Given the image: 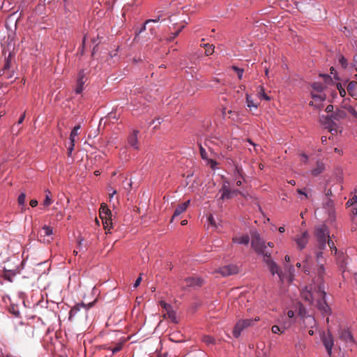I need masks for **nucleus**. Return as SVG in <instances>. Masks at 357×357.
<instances>
[{
  "instance_id": "nucleus-44",
  "label": "nucleus",
  "mask_w": 357,
  "mask_h": 357,
  "mask_svg": "<svg viewBox=\"0 0 357 357\" xmlns=\"http://www.w3.org/2000/svg\"><path fill=\"white\" fill-rule=\"evenodd\" d=\"M42 229L44 231L45 236H51L52 234H53V229L50 226L44 225L42 227Z\"/></svg>"
},
{
  "instance_id": "nucleus-22",
  "label": "nucleus",
  "mask_w": 357,
  "mask_h": 357,
  "mask_svg": "<svg viewBox=\"0 0 357 357\" xmlns=\"http://www.w3.org/2000/svg\"><path fill=\"white\" fill-rule=\"evenodd\" d=\"M219 192L221 193L220 199L221 200L229 199L234 197L232 191L229 188H227L226 185L222 186Z\"/></svg>"
},
{
  "instance_id": "nucleus-49",
  "label": "nucleus",
  "mask_w": 357,
  "mask_h": 357,
  "mask_svg": "<svg viewBox=\"0 0 357 357\" xmlns=\"http://www.w3.org/2000/svg\"><path fill=\"white\" fill-rule=\"evenodd\" d=\"M139 3V0H131L130 2L127 3L123 8L124 11H127L129 8L135 4Z\"/></svg>"
},
{
  "instance_id": "nucleus-42",
  "label": "nucleus",
  "mask_w": 357,
  "mask_h": 357,
  "mask_svg": "<svg viewBox=\"0 0 357 357\" xmlns=\"http://www.w3.org/2000/svg\"><path fill=\"white\" fill-rule=\"evenodd\" d=\"M159 304L162 308L165 309L167 311V313L173 309L172 306L169 303L165 302V301H160L159 302Z\"/></svg>"
},
{
  "instance_id": "nucleus-64",
  "label": "nucleus",
  "mask_w": 357,
  "mask_h": 357,
  "mask_svg": "<svg viewBox=\"0 0 357 357\" xmlns=\"http://www.w3.org/2000/svg\"><path fill=\"white\" fill-rule=\"evenodd\" d=\"M29 204H30V206L33 208L38 205V202L36 199H33L30 201Z\"/></svg>"
},
{
  "instance_id": "nucleus-24",
  "label": "nucleus",
  "mask_w": 357,
  "mask_h": 357,
  "mask_svg": "<svg viewBox=\"0 0 357 357\" xmlns=\"http://www.w3.org/2000/svg\"><path fill=\"white\" fill-rule=\"evenodd\" d=\"M244 330L243 326L238 321L233 328L232 334L234 338L237 339L241 336V332Z\"/></svg>"
},
{
  "instance_id": "nucleus-8",
  "label": "nucleus",
  "mask_w": 357,
  "mask_h": 357,
  "mask_svg": "<svg viewBox=\"0 0 357 357\" xmlns=\"http://www.w3.org/2000/svg\"><path fill=\"white\" fill-rule=\"evenodd\" d=\"M81 126L80 125L75 126L73 130H71L70 135V142L68 146H67V151L68 155H70L72 154L73 150L75 146V143L78 140V135H79V130H80Z\"/></svg>"
},
{
  "instance_id": "nucleus-47",
  "label": "nucleus",
  "mask_w": 357,
  "mask_h": 357,
  "mask_svg": "<svg viewBox=\"0 0 357 357\" xmlns=\"http://www.w3.org/2000/svg\"><path fill=\"white\" fill-rule=\"evenodd\" d=\"M167 315L173 323H177L176 312L173 309L167 312Z\"/></svg>"
},
{
  "instance_id": "nucleus-14",
  "label": "nucleus",
  "mask_w": 357,
  "mask_h": 357,
  "mask_svg": "<svg viewBox=\"0 0 357 357\" xmlns=\"http://www.w3.org/2000/svg\"><path fill=\"white\" fill-rule=\"evenodd\" d=\"M190 203V199H188L187 201L183 202L182 204H178L174 210V215L172 217L170 222H172L176 217L180 215L182 213H183L188 207Z\"/></svg>"
},
{
  "instance_id": "nucleus-26",
  "label": "nucleus",
  "mask_w": 357,
  "mask_h": 357,
  "mask_svg": "<svg viewBox=\"0 0 357 357\" xmlns=\"http://www.w3.org/2000/svg\"><path fill=\"white\" fill-rule=\"evenodd\" d=\"M22 264V262L20 261V259L15 257H13L12 259H9L7 261L5 262V265L3 267V268L6 269H13V267L17 265Z\"/></svg>"
},
{
  "instance_id": "nucleus-6",
  "label": "nucleus",
  "mask_w": 357,
  "mask_h": 357,
  "mask_svg": "<svg viewBox=\"0 0 357 357\" xmlns=\"http://www.w3.org/2000/svg\"><path fill=\"white\" fill-rule=\"evenodd\" d=\"M255 238L256 241H252L251 246L255 250L257 255L263 256V255L268 251L266 250L267 246L266 245L264 241L261 239L258 233L255 234Z\"/></svg>"
},
{
  "instance_id": "nucleus-4",
  "label": "nucleus",
  "mask_w": 357,
  "mask_h": 357,
  "mask_svg": "<svg viewBox=\"0 0 357 357\" xmlns=\"http://www.w3.org/2000/svg\"><path fill=\"white\" fill-rule=\"evenodd\" d=\"M314 235L317 241H328L331 238L328 227L322 224L315 227Z\"/></svg>"
},
{
  "instance_id": "nucleus-7",
  "label": "nucleus",
  "mask_w": 357,
  "mask_h": 357,
  "mask_svg": "<svg viewBox=\"0 0 357 357\" xmlns=\"http://www.w3.org/2000/svg\"><path fill=\"white\" fill-rule=\"evenodd\" d=\"M23 267H20V264L15 265L13 269H6L3 268V273L1 274V277L5 280L10 282L13 281V278L18 274H20L21 270Z\"/></svg>"
},
{
  "instance_id": "nucleus-33",
  "label": "nucleus",
  "mask_w": 357,
  "mask_h": 357,
  "mask_svg": "<svg viewBox=\"0 0 357 357\" xmlns=\"http://www.w3.org/2000/svg\"><path fill=\"white\" fill-rule=\"evenodd\" d=\"M312 97L315 100H319L322 102L326 99V95L323 92H312Z\"/></svg>"
},
{
  "instance_id": "nucleus-23",
  "label": "nucleus",
  "mask_w": 357,
  "mask_h": 357,
  "mask_svg": "<svg viewBox=\"0 0 357 357\" xmlns=\"http://www.w3.org/2000/svg\"><path fill=\"white\" fill-rule=\"evenodd\" d=\"M349 94L357 100V82L351 81L347 85Z\"/></svg>"
},
{
  "instance_id": "nucleus-63",
  "label": "nucleus",
  "mask_w": 357,
  "mask_h": 357,
  "mask_svg": "<svg viewBox=\"0 0 357 357\" xmlns=\"http://www.w3.org/2000/svg\"><path fill=\"white\" fill-rule=\"evenodd\" d=\"M208 221L209 222V223L212 225H215V219H214V217L213 215H210L208 217Z\"/></svg>"
},
{
  "instance_id": "nucleus-5",
  "label": "nucleus",
  "mask_w": 357,
  "mask_h": 357,
  "mask_svg": "<svg viewBox=\"0 0 357 357\" xmlns=\"http://www.w3.org/2000/svg\"><path fill=\"white\" fill-rule=\"evenodd\" d=\"M155 14L156 15L155 18L147 20L146 23L163 21L166 18H170V17L173 15V13L167 7L164 6L158 9L155 11Z\"/></svg>"
},
{
  "instance_id": "nucleus-20",
  "label": "nucleus",
  "mask_w": 357,
  "mask_h": 357,
  "mask_svg": "<svg viewBox=\"0 0 357 357\" xmlns=\"http://www.w3.org/2000/svg\"><path fill=\"white\" fill-rule=\"evenodd\" d=\"M86 305L84 303L81 302L79 303L74 305L69 312L68 319L72 321L73 319L77 315V314L80 311L81 308L85 307Z\"/></svg>"
},
{
  "instance_id": "nucleus-21",
  "label": "nucleus",
  "mask_w": 357,
  "mask_h": 357,
  "mask_svg": "<svg viewBox=\"0 0 357 357\" xmlns=\"http://www.w3.org/2000/svg\"><path fill=\"white\" fill-rule=\"evenodd\" d=\"M250 238L248 234H243L240 237H233L232 242L238 245H248L250 243Z\"/></svg>"
},
{
  "instance_id": "nucleus-17",
  "label": "nucleus",
  "mask_w": 357,
  "mask_h": 357,
  "mask_svg": "<svg viewBox=\"0 0 357 357\" xmlns=\"http://www.w3.org/2000/svg\"><path fill=\"white\" fill-rule=\"evenodd\" d=\"M86 82V78L84 75V73L83 70H81L79 73L78 79L77 80V86L75 89V92L77 94H79L82 92L84 89V84Z\"/></svg>"
},
{
  "instance_id": "nucleus-57",
  "label": "nucleus",
  "mask_w": 357,
  "mask_h": 357,
  "mask_svg": "<svg viewBox=\"0 0 357 357\" xmlns=\"http://www.w3.org/2000/svg\"><path fill=\"white\" fill-rule=\"evenodd\" d=\"M297 192L301 195H303L305 197H307V193L306 192V188H298L297 189Z\"/></svg>"
},
{
  "instance_id": "nucleus-53",
  "label": "nucleus",
  "mask_w": 357,
  "mask_h": 357,
  "mask_svg": "<svg viewBox=\"0 0 357 357\" xmlns=\"http://www.w3.org/2000/svg\"><path fill=\"white\" fill-rule=\"evenodd\" d=\"M317 248L319 251L323 252L326 248L327 241H317Z\"/></svg>"
},
{
  "instance_id": "nucleus-50",
  "label": "nucleus",
  "mask_w": 357,
  "mask_h": 357,
  "mask_svg": "<svg viewBox=\"0 0 357 357\" xmlns=\"http://www.w3.org/2000/svg\"><path fill=\"white\" fill-rule=\"evenodd\" d=\"M271 331L273 333L275 334H280V333H284V329H281L280 326H278V325H273L271 328Z\"/></svg>"
},
{
  "instance_id": "nucleus-18",
  "label": "nucleus",
  "mask_w": 357,
  "mask_h": 357,
  "mask_svg": "<svg viewBox=\"0 0 357 357\" xmlns=\"http://www.w3.org/2000/svg\"><path fill=\"white\" fill-rule=\"evenodd\" d=\"M229 159V163L231 162L234 167V175L235 178H237V177H240L241 178H243V167L241 165L236 163L234 162L231 158H228Z\"/></svg>"
},
{
  "instance_id": "nucleus-11",
  "label": "nucleus",
  "mask_w": 357,
  "mask_h": 357,
  "mask_svg": "<svg viewBox=\"0 0 357 357\" xmlns=\"http://www.w3.org/2000/svg\"><path fill=\"white\" fill-rule=\"evenodd\" d=\"M239 271L238 267L234 264H228L219 268V273L223 277H228L237 274Z\"/></svg>"
},
{
  "instance_id": "nucleus-13",
  "label": "nucleus",
  "mask_w": 357,
  "mask_h": 357,
  "mask_svg": "<svg viewBox=\"0 0 357 357\" xmlns=\"http://www.w3.org/2000/svg\"><path fill=\"white\" fill-rule=\"evenodd\" d=\"M325 289V280L322 279L318 280V284L314 287V291L322 299L327 298V294Z\"/></svg>"
},
{
  "instance_id": "nucleus-3",
  "label": "nucleus",
  "mask_w": 357,
  "mask_h": 357,
  "mask_svg": "<svg viewBox=\"0 0 357 357\" xmlns=\"http://www.w3.org/2000/svg\"><path fill=\"white\" fill-rule=\"evenodd\" d=\"M320 339L326 350L328 355L331 356L334 346V338L332 333L330 331H328L326 333L325 332L321 333Z\"/></svg>"
},
{
  "instance_id": "nucleus-45",
  "label": "nucleus",
  "mask_w": 357,
  "mask_h": 357,
  "mask_svg": "<svg viewBox=\"0 0 357 357\" xmlns=\"http://www.w3.org/2000/svg\"><path fill=\"white\" fill-rule=\"evenodd\" d=\"M25 199H26L25 192H21L17 197V202H18L19 205L24 206Z\"/></svg>"
},
{
  "instance_id": "nucleus-59",
  "label": "nucleus",
  "mask_w": 357,
  "mask_h": 357,
  "mask_svg": "<svg viewBox=\"0 0 357 357\" xmlns=\"http://www.w3.org/2000/svg\"><path fill=\"white\" fill-rule=\"evenodd\" d=\"M339 62L343 68H347V61L343 56L340 57Z\"/></svg>"
},
{
  "instance_id": "nucleus-39",
  "label": "nucleus",
  "mask_w": 357,
  "mask_h": 357,
  "mask_svg": "<svg viewBox=\"0 0 357 357\" xmlns=\"http://www.w3.org/2000/svg\"><path fill=\"white\" fill-rule=\"evenodd\" d=\"M324 207L328 211L335 209L333 200L331 198H326V201L324 204Z\"/></svg>"
},
{
  "instance_id": "nucleus-55",
  "label": "nucleus",
  "mask_w": 357,
  "mask_h": 357,
  "mask_svg": "<svg viewBox=\"0 0 357 357\" xmlns=\"http://www.w3.org/2000/svg\"><path fill=\"white\" fill-rule=\"evenodd\" d=\"M121 349H122V345L119 344L116 345L115 347H112L111 349V351H112V354H114L119 352V351H121Z\"/></svg>"
},
{
  "instance_id": "nucleus-36",
  "label": "nucleus",
  "mask_w": 357,
  "mask_h": 357,
  "mask_svg": "<svg viewBox=\"0 0 357 357\" xmlns=\"http://www.w3.org/2000/svg\"><path fill=\"white\" fill-rule=\"evenodd\" d=\"M201 46L206 49L205 54L207 56L212 55L213 54L215 47L213 45H209L207 43L203 45L202 44Z\"/></svg>"
},
{
  "instance_id": "nucleus-58",
  "label": "nucleus",
  "mask_w": 357,
  "mask_h": 357,
  "mask_svg": "<svg viewBox=\"0 0 357 357\" xmlns=\"http://www.w3.org/2000/svg\"><path fill=\"white\" fill-rule=\"evenodd\" d=\"M142 276H141V275H140V276H139V277L135 280V282H134V284H133V285H132V287H133L134 289H136L137 287H138L139 286V284H140L141 282H142Z\"/></svg>"
},
{
  "instance_id": "nucleus-46",
  "label": "nucleus",
  "mask_w": 357,
  "mask_h": 357,
  "mask_svg": "<svg viewBox=\"0 0 357 357\" xmlns=\"http://www.w3.org/2000/svg\"><path fill=\"white\" fill-rule=\"evenodd\" d=\"M246 103L248 107L250 108L252 107L255 108L257 107V105L253 102V100H252L251 96L249 94H246Z\"/></svg>"
},
{
  "instance_id": "nucleus-10",
  "label": "nucleus",
  "mask_w": 357,
  "mask_h": 357,
  "mask_svg": "<svg viewBox=\"0 0 357 357\" xmlns=\"http://www.w3.org/2000/svg\"><path fill=\"white\" fill-rule=\"evenodd\" d=\"M327 298L322 299L320 298L317 301L316 306L317 309L321 312L323 316H330L332 314V310L328 305Z\"/></svg>"
},
{
  "instance_id": "nucleus-31",
  "label": "nucleus",
  "mask_w": 357,
  "mask_h": 357,
  "mask_svg": "<svg viewBox=\"0 0 357 357\" xmlns=\"http://www.w3.org/2000/svg\"><path fill=\"white\" fill-rule=\"evenodd\" d=\"M342 107L345 109H347L354 117L357 119V112L355 110V109L349 105L347 102H342Z\"/></svg>"
},
{
  "instance_id": "nucleus-41",
  "label": "nucleus",
  "mask_w": 357,
  "mask_h": 357,
  "mask_svg": "<svg viewBox=\"0 0 357 357\" xmlns=\"http://www.w3.org/2000/svg\"><path fill=\"white\" fill-rule=\"evenodd\" d=\"M203 341L208 345L214 344L215 343V340L214 337L210 335H205L203 337Z\"/></svg>"
},
{
  "instance_id": "nucleus-30",
  "label": "nucleus",
  "mask_w": 357,
  "mask_h": 357,
  "mask_svg": "<svg viewBox=\"0 0 357 357\" xmlns=\"http://www.w3.org/2000/svg\"><path fill=\"white\" fill-rule=\"evenodd\" d=\"M298 315L301 319L312 317L314 319V318L308 314L307 309L303 304H300L298 306Z\"/></svg>"
},
{
  "instance_id": "nucleus-37",
  "label": "nucleus",
  "mask_w": 357,
  "mask_h": 357,
  "mask_svg": "<svg viewBox=\"0 0 357 357\" xmlns=\"http://www.w3.org/2000/svg\"><path fill=\"white\" fill-rule=\"evenodd\" d=\"M202 159L204 160H206V162H207V164L210 166V167L213 169V170H216L218 169L217 166H218V162L216 160H213L210 158H202Z\"/></svg>"
},
{
  "instance_id": "nucleus-34",
  "label": "nucleus",
  "mask_w": 357,
  "mask_h": 357,
  "mask_svg": "<svg viewBox=\"0 0 357 357\" xmlns=\"http://www.w3.org/2000/svg\"><path fill=\"white\" fill-rule=\"evenodd\" d=\"M10 55L6 59V62L4 63L3 68L0 70V75H3L6 74V71H8L10 68Z\"/></svg>"
},
{
  "instance_id": "nucleus-15",
  "label": "nucleus",
  "mask_w": 357,
  "mask_h": 357,
  "mask_svg": "<svg viewBox=\"0 0 357 357\" xmlns=\"http://www.w3.org/2000/svg\"><path fill=\"white\" fill-rule=\"evenodd\" d=\"M185 282L190 287L197 288L202 286L204 280L200 277H190L185 279Z\"/></svg>"
},
{
  "instance_id": "nucleus-29",
  "label": "nucleus",
  "mask_w": 357,
  "mask_h": 357,
  "mask_svg": "<svg viewBox=\"0 0 357 357\" xmlns=\"http://www.w3.org/2000/svg\"><path fill=\"white\" fill-rule=\"evenodd\" d=\"M326 273V268L324 266V264H320L317 265V268L316 269V274L318 277V280H324V275Z\"/></svg>"
},
{
  "instance_id": "nucleus-62",
  "label": "nucleus",
  "mask_w": 357,
  "mask_h": 357,
  "mask_svg": "<svg viewBox=\"0 0 357 357\" xmlns=\"http://www.w3.org/2000/svg\"><path fill=\"white\" fill-rule=\"evenodd\" d=\"M84 241V237H82V236H79V238H78V248L79 250H82V246H83V241Z\"/></svg>"
},
{
  "instance_id": "nucleus-51",
  "label": "nucleus",
  "mask_w": 357,
  "mask_h": 357,
  "mask_svg": "<svg viewBox=\"0 0 357 357\" xmlns=\"http://www.w3.org/2000/svg\"><path fill=\"white\" fill-rule=\"evenodd\" d=\"M183 27H184V26H182L178 30L176 31L174 33H172L171 36L169 38H167V40H169V41L173 40L179 34V33L182 31Z\"/></svg>"
},
{
  "instance_id": "nucleus-16",
  "label": "nucleus",
  "mask_w": 357,
  "mask_h": 357,
  "mask_svg": "<svg viewBox=\"0 0 357 357\" xmlns=\"http://www.w3.org/2000/svg\"><path fill=\"white\" fill-rule=\"evenodd\" d=\"M326 169V165L321 160H318L316 163V166L312 167L310 170V173L314 176H318Z\"/></svg>"
},
{
  "instance_id": "nucleus-12",
  "label": "nucleus",
  "mask_w": 357,
  "mask_h": 357,
  "mask_svg": "<svg viewBox=\"0 0 357 357\" xmlns=\"http://www.w3.org/2000/svg\"><path fill=\"white\" fill-rule=\"evenodd\" d=\"M301 296L304 301L308 302L310 304H312L314 301L312 289V288H309L307 286H305L302 289Z\"/></svg>"
},
{
  "instance_id": "nucleus-60",
  "label": "nucleus",
  "mask_w": 357,
  "mask_h": 357,
  "mask_svg": "<svg viewBox=\"0 0 357 357\" xmlns=\"http://www.w3.org/2000/svg\"><path fill=\"white\" fill-rule=\"evenodd\" d=\"M320 76L323 77L326 83H330L331 82H332V78L331 77V76L328 75H320Z\"/></svg>"
},
{
  "instance_id": "nucleus-27",
  "label": "nucleus",
  "mask_w": 357,
  "mask_h": 357,
  "mask_svg": "<svg viewBox=\"0 0 357 357\" xmlns=\"http://www.w3.org/2000/svg\"><path fill=\"white\" fill-rule=\"evenodd\" d=\"M268 268L272 275L277 274L279 278H281L282 271L279 270V267L275 261L271 263V264L269 265Z\"/></svg>"
},
{
  "instance_id": "nucleus-38",
  "label": "nucleus",
  "mask_w": 357,
  "mask_h": 357,
  "mask_svg": "<svg viewBox=\"0 0 357 357\" xmlns=\"http://www.w3.org/2000/svg\"><path fill=\"white\" fill-rule=\"evenodd\" d=\"M316 257V261L317 263V265H319L320 264H324L325 259L324 257V253L321 251H317L315 253Z\"/></svg>"
},
{
  "instance_id": "nucleus-28",
  "label": "nucleus",
  "mask_w": 357,
  "mask_h": 357,
  "mask_svg": "<svg viewBox=\"0 0 357 357\" xmlns=\"http://www.w3.org/2000/svg\"><path fill=\"white\" fill-rule=\"evenodd\" d=\"M8 310L9 313L13 314L15 317H20V312L17 304L11 303L9 307H8Z\"/></svg>"
},
{
  "instance_id": "nucleus-56",
  "label": "nucleus",
  "mask_w": 357,
  "mask_h": 357,
  "mask_svg": "<svg viewBox=\"0 0 357 357\" xmlns=\"http://www.w3.org/2000/svg\"><path fill=\"white\" fill-rule=\"evenodd\" d=\"M260 96L263 97L264 99L268 100L270 98L264 93V88L260 86V91L258 92Z\"/></svg>"
},
{
  "instance_id": "nucleus-1",
  "label": "nucleus",
  "mask_w": 357,
  "mask_h": 357,
  "mask_svg": "<svg viewBox=\"0 0 357 357\" xmlns=\"http://www.w3.org/2000/svg\"><path fill=\"white\" fill-rule=\"evenodd\" d=\"M347 118V113L342 109H336L331 114L320 116V123L324 126L325 128L328 129V132L332 135L337 134L340 130V126L337 121L343 120Z\"/></svg>"
},
{
  "instance_id": "nucleus-25",
  "label": "nucleus",
  "mask_w": 357,
  "mask_h": 357,
  "mask_svg": "<svg viewBox=\"0 0 357 357\" xmlns=\"http://www.w3.org/2000/svg\"><path fill=\"white\" fill-rule=\"evenodd\" d=\"M340 338L345 341L347 343H354V338L353 335L348 330H345L341 333Z\"/></svg>"
},
{
  "instance_id": "nucleus-43",
  "label": "nucleus",
  "mask_w": 357,
  "mask_h": 357,
  "mask_svg": "<svg viewBox=\"0 0 357 357\" xmlns=\"http://www.w3.org/2000/svg\"><path fill=\"white\" fill-rule=\"evenodd\" d=\"M327 244L328 245L329 248H331L332 252L334 255H336L337 252V249L334 242L331 240V238L328 239Z\"/></svg>"
},
{
  "instance_id": "nucleus-2",
  "label": "nucleus",
  "mask_w": 357,
  "mask_h": 357,
  "mask_svg": "<svg viewBox=\"0 0 357 357\" xmlns=\"http://www.w3.org/2000/svg\"><path fill=\"white\" fill-rule=\"evenodd\" d=\"M99 215L102 221L105 229L107 231L106 234L110 233L111 229L113 228L112 223V213L108 208L107 204H102L99 209Z\"/></svg>"
},
{
  "instance_id": "nucleus-19",
  "label": "nucleus",
  "mask_w": 357,
  "mask_h": 357,
  "mask_svg": "<svg viewBox=\"0 0 357 357\" xmlns=\"http://www.w3.org/2000/svg\"><path fill=\"white\" fill-rule=\"evenodd\" d=\"M138 132H139L138 130H133L132 133L130 134L128 138V144L134 149H138V139H137Z\"/></svg>"
},
{
  "instance_id": "nucleus-48",
  "label": "nucleus",
  "mask_w": 357,
  "mask_h": 357,
  "mask_svg": "<svg viewBox=\"0 0 357 357\" xmlns=\"http://www.w3.org/2000/svg\"><path fill=\"white\" fill-rule=\"evenodd\" d=\"M232 69L236 73L238 79H241L243 77L244 70L237 66H232Z\"/></svg>"
},
{
  "instance_id": "nucleus-61",
  "label": "nucleus",
  "mask_w": 357,
  "mask_h": 357,
  "mask_svg": "<svg viewBox=\"0 0 357 357\" xmlns=\"http://www.w3.org/2000/svg\"><path fill=\"white\" fill-rule=\"evenodd\" d=\"M263 261H264V263H265L267 265V266L271 265V263L275 262V261L272 259V257L263 259Z\"/></svg>"
},
{
  "instance_id": "nucleus-32",
  "label": "nucleus",
  "mask_w": 357,
  "mask_h": 357,
  "mask_svg": "<svg viewBox=\"0 0 357 357\" xmlns=\"http://www.w3.org/2000/svg\"><path fill=\"white\" fill-rule=\"evenodd\" d=\"M257 320H259V319H255V321ZM238 321L241 322V324L243 326L244 329L248 328L249 326H251L255 322V320L252 319H239Z\"/></svg>"
},
{
  "instance_id": "nucleus-9",
  "label": "nucleus",
  "mask_w": 357,
  "mask_h": 357,
  "mask_svg": "<svg viewBox=\"0 0 357 357\" xmlns=\"http://www.w3.org/2000/svg\"><path fill=\"white\" fill-rule=\"evenodd\" d=\"M309 238L310 234L307 230L295 237L294 241L299 250H302L306 247L308 243Z\"/></svg>"
},
{
  "instance_id": "nucleus-40",
  "label": "nucleus",
  "mask_w": 357,
  "mask_h": 357,
  "mask_svg": "<svg viewBox=\"0 0 357 357\" xmlns=\"http://www.w3.org/2000/svg\"><path fill=\"white\" fill-rule=\"evenodd\" d=\"M312 87L313 90L317 93L319 92H323V90L324 89V86L323 84L320 82H314L312 84Z\"/></svg>"
},
{
  "instance_id": "nucleus-52",
  "label": "nucleus",
  "mask_w": 357,
  "mask_h": 357,
  "mask_svg": "<svg viewBox=\"0 0 357 357\" xmlns=\"http://www.w3.org/2000/svg\"><path fill=\"white\" fill-rule=\"evenodd\" d=\"M328 220L330 222H334L335 220V209H333V210H328Z\"/></svg>"
},
{
  "instance_id": "nucleus-35",
  "label": "nucleus",
  "mask_w": 357,
  "mask_h": 357,
  "mask_svg": "<svg viewBox=\"0 0 357 357\" xmlns=\"http://www.w3.org/2000/svg\"><path fill=\"white\" fill-rule=\"evenodd\" d=\"M45 192L47 193L45 195V198L43 201L44 206H49L52 204V200L51 198V192L49 190H46Z\"/></svg>"
},
{
  "instance_id": "nucleus-54",
  "label": "nucleus",
  "mask_w": 357,
  "mask_h": 357,
  "mask_svg": "<svg viewBox=\"0 0 357 357\" xmlns=\"http://www.w3.org/2000/svg\"><path fill=\"white\" fill-rule=\"evenodd\" d=\"M337 88L340 92V94L342 97H344L346 95V91L345 89L342 86L341 84H337Z\"/></svg>"
}]
</instances>
